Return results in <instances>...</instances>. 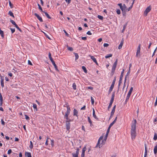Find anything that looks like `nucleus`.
Returning <instances> with one entry per match:
<instances>
[{
	"mask_svg": "<svg viewBox=\"0 0 157 157\" xmlns=\"http://www.w3.org/2000/svg\"><path fill=\"white\" fill-rule=\"evenodd\" d=\"M110 128L109 127L107 129V132L106 133V136H108L109 132V131H110Z\"/></svg>",
	"mask_w": 157,
	"mask_h": 157,
	"instance_id": "41",
	"label": "nucleus"
},
{
	"mask_svg": "<svg viewBox=\"0 0 157 157\" xmlns=\"http://www.w3.org/2000/svg\"><path fill=\"white\" fill-rule=\"evenodd\" d=\"M72 154L73 157H78L79 154L76 153H73Z\"/></svg>",
	"mask_w": 157,
	"mask_h": 157,
	"instance_id": "26",
	"label": "nucleus"
},
{
	"mask_svg": "<svg viewBox=\"0 0 157 157\" xmlns=\"http://www.w3.org/2000/svg\"><path fill=\"white\" fill-rule=\"evenodd\" d=\"M9 14L11 16L14 17V16L13 13L11 11H10L9 12Z\"/></svg>",
	"mask_w": 157,
	"mask_h": 157,
	"instance_id": "37",
	"label": "nucleus"
},
{
	"mask_svg": "<svg viewBox=\"0 0 157 157\" xmlns=\"http://www.w3.org/2000/svg\"><path fill=\"white\" fill-rule=\"evenodd\" d=\"M78 112L75 109H74L73 111L74 116H76L77 117H78Z\"/></svg>",
	"mask_w": 157,
	"mask_h": 157,
	"instance_id": "20",
	"label": "nucleus"
},
{
	"mask_svg": "<svg viewBox=\"0 0 157 157\" xmlns=\"http://www.w3.org/2000/svg\"><path fill=\"white\" fill-rule=\"evenodd\" d=\"M70 120H67L66 121V128L67 130L69 131L70 128L71 124Z\"/></svg>",
	"mask_w": 157,
	"mask_h": 157,
	"instance_id": "8",
	"label": "nucleus"
},
{
	"mask_svg": "<svg viewBox=\"0 0 157 157\" xmlns=\"http://www.w3.org/2000/svg\"><path fill=\"white\" fill-rule=\"evenodd\" d=\"M71 0H65L66 2H67L68 4H70L71 2Z\"/></svg>",
	"mask_w": 157,
	"mask_h": 157,
	"instance_id": "60",
	"label": "nucleus"
},
{
	"mask_svg": "<svg viewBox=\"0 0 157 157\" xmlns=\"http://www.w3.org/2000/svg\"><path fill=\"white\" fill-rule=\"evenodd\" d=\"M25 118L27 120H29L30 119L29 117H28L27 115H25Z\"/></svg>",
	"mask_w": 157,
	"mask_h": 157,
	"instance_id": "49",
	"label": "nucleus"
},
{
	"mask_svg": "<svg viewBox=\"0 0 157 157\" xmlns=\"http://www.w3.org/2000/svg\"><path fill=\"white\" fill-rule=\"evenodd\" d=\"M10 21L13 25H14V24H15L16 23H15V22L13 20H10Z\"/></svg>",
	"mask_w": 157,
	"mask_h": 157,
	"instance_id": "47",
	"label": "nucleus"
},
{
	"mask_svg": "<svg viewBox=\"0 0 157 157\" xmlns=\"http://www.w3.org/2000/svg\"><path fill=\"white\" fill-rule=\"evenodd\" d=\"M86 109V106L84 105L83 107L81 108V110H85Z\"/></svg>",
	"mask_w": 157,
	"mask_h": 157,
	"instance_id": "64",
	"label": "nucleus"
},
{
	"mask_svg": "<svg viewBox=\"0 0 157 157\" xmlns=\"http://www.w3.org/2000/svg\"><path fill=\"white\" fill-rule=\"evenodd\" d=\"M118 5L120 6V9L122 10L123 15L124 16L126 15L125 9L126 8V6L124 4H123V5H122V4L121 3L119 4Z\"/></svg>",
	"mask_w": 157,
	"mask_h": 157,
	"instance_id": "4",
	"label": "nucleus"
},
{
	"mask_svg": "<svg viewBox=\"0 0 157 157\" xmlns=\"http://www.w3.org/2000/svg\"><path fill=\"white\" fill-rule=\"evenodd\" d=\"M117 59L115 62L114 63L113 65V67L112 69V71L113 72L116 69V66L117 65Z\"/></svg>",
	"mask_w": 157,
	"mask_h": 157,
	"instance_id": "9",
	"label": "nucleus"
},
{
	"mask_svg": "<svg viewBox=\"0 0 157 157\" xmlns=\"http://www.w3.org/2000/svg\"><path fill=\"white\" fill-rule=\"evenodd\" d=\"M153 139L155 140H157V134L155 133Z\"/></svg>",
	"mask_w": 157,
	"mask_h": 157,
	"instance_id": "36",
	"label": "nucleus"
},
{
	"mask_svg": "<svg viewBox=\"0 0 157 157\" xmlns=\"http://www.w3.org/2000/svg\"><path fill=\"white\" fill-rule=\"evenodd\" d=\"M9 3L10 6V8H13V5L12 4L11 1H9Z\"/></svg>",
	"mask_w": 157,
	"mask_h": 157,
	"instance_id": "42",
	"label": "nucleus"
},
{
	"mask_svg": "<svg viewBox=\"0 0 157 157\" xmlns=\"http://www.w3.org/2000/svg\"><path fill=\"white\" fill-rule=\"evenodd\" d=\"M82 39L83 40H86V37H82Z\"/></svg>",
	"mask_w": 157,
	"mask_h": 157,
	"instance_id": "59",
	"label": "nucleus"
},
{
	"mask_svg": "<svg viewBox=\"0 0 157 157\" xmlns=\"http://www.w3.org/2000/svg\"><path fill=\"white\" fill-rule=\"evenodd\" d=\"M82 68L83 70L85 73H86L87 72V71L86 69V67L85 66H82Z\"/></svg>",
	"mask_w": 157,
	"mask_h": 157,
	"instance_id": "31",
	"label": "nucleus"
},
{
	"mask_svg": "<svg viewBox=\"0 0 157 157\" xmlns=\"http://www.w3.org/2000/svg\"><path fill=\"white\" fill-rule=\"evenodd\" d=\"M86 34L90 35H92V33L90 31H88L86 33Z\"/></svg>",
	"mask_w": 157,
	"mask_h": 157,
	"instance_id": "55",
	"label": "nucleus"
},
{
	"mask_svg": "<svg viewBox=\"0 0 157 157\" xmlns=\"http://www.w3.org/2000/svg\"><path fill=\"white\" fill-rule=\"evenodd\" d=\"M8 75L10 77H12L13 76V74L11 72H10L8 74Z\"/></svg>",
	"mask_w": 157,
	"mask_h": 157,
	"instance_id": "62",
	"label": "nucleus"
},
{
	"mask_svg": "<svg viewBox=\"0 0 157 157\" xmlns=\"http://www.w3.org/2000/svg\"><path fill=\"white\" fill-rule=\"evenodd\" d=\"M108 136H106V135L105 136V137L104 138L103 140H104V141H106V139H107V137H108Z\"/></svg>",
	"mask_w": 157,
	"mask_h": 157,
	"instance_id": "56",
	"label": "nucleus"
},
{
	"mask_svg": "<svg viewBox=\"0 0 157 157\" xmlns=\"http://www.w3.org/2000/svg\"><path fill=\"white\" fill-rule=\"evenodd\" d=\"M140 46L141 44H139V46L138 47L136 55V57H139L140 56Z\"/></svg>",
	"mask_w": 157,
	"mask_h": 157,
	"instance_id": "5",
	"label": "nucleus"
},
{
	"mask_svg": "<svg viewBox=\"0 0 157 157\" xmlns=\"http://www.w3.org/2000/svg\"><path fill=\"white\" fill-rule=\"evenodd\" d=\"M109 44L107 43H104V44L103 46L104 47H107L109 46Z\"/></svg>",
	"mask_w": 157,
	"mask_h": 157,
	"instance_id": "51",
	"label": "nucleus"
},
{
	"mask_svg": "<svg viewBox=\"0 0 157 157\" xmlns=\"http://www.w3.org/2000/svg\"><path fill=\"white\" fill-rule=\"evenodd\" d=\"M37 5L38 6V8L41 11V12H44V11H43L40 5L39 4H38Z\"/></svg>",
	"mask_w": 157,
	"mask_h": 157,
	"instance_id": "33",
	"label": "nucleus"
},
{
	"mask_svg": "<svg viewBox=\"0 0 157 157\" xmlns=\"http://www.w3.org/2000/svg\"><path fill=\"white\" fill-rule=\"evenodd\" d=\"M89 56L90 57L91 59L93 60V61L97 65L98 64V63H97V61L96 60V59L93 56Z\"/></svg>",
	"mask_w": 157,
	"mask_h": 157,
	"instance_id": "14",
	"label": "nucleus"
},
{
	"mask_svg": "<svg viewBox=\"0 0 157 157\" xmlns=\"http://www.w3.org/2000/svg\"><path fill=\"white\" fill-rule=\"evenodd\" d=\"M123 44V40L121 41V43H120V45H119L118 48L119 49H121L122 48V46Z\"/></svg>",
	"mask_w": 157,
	"mask_h": 157,
	"instance_id": "21",
	"label": "nucleus"
},
{
	"mask_svg": "<svg viewBox=\"0 0 157 157\" xmlns=\"http://www.w3.org/2000/svg\"><path fill=\"white\" fill-rule=\"evenodd\" d=\"M93 115L94 117V118H95L96 119H97V117L95 114V111L94 109V108H93Z\"/></svg>",
	"mask_w": 157,
	"mask_h": 157,
	"instance_id": "19",
	"label": "nucleus"
},
{
	"mask_svg": "<svg viewBox=\"0 0 157 157\" xmlns=\"http://www.w3.org/2000/svg\"><path fill=\"white\" fill-rule=\"evenodd\" d=\"M34 15L36 16V17L40 21V22H42L43 21V20L42 19L41 17H40L38 14L37 13H34Z\"/></svg>",
	"mask_w": 157,
	"mask_h": 157,
	"instance_id": "12",
	"label": "nucleus"
},
{
	"mask_svg": "<svg viewBox=\"0 0 157 157\" xmlns=\"http://www.w3.org/2000/svg\"><path fill=\"white\" fill-rule=\"evenodd\" d=\"M117 14H120L121 13V11L120 10H117Z\"/></svg>",
	"mask_w": 157,
	"mask_h": 157,
	"instance_id": "54",
	"label": "nucleus"
},
{
	"mask_svg": "<svg viewBox=\"0 0 157 157\" xmlns=\"http://www.w3.org/2000/svg\"><path fill=\"white\" fill-rule=\"evenodd\" d=\"M79 149L78 148H77L76 149V153H78L79 154Z\"/></svg>",
	"mask_w": 157,
	"mask_h": 157,
	"instance_id": "61",
	"label": "nucleus"
},
{
	"mask_svg": "<svg viewBox=\"0 0 157 157\" xmlns=\"http://www.w3.org/2000/svg\"><path fill=\"white\" fill-rule=\"evenodd\" d=\"M115 109H112V111L111 113V116L110 117H112L113 114H114L115 111Z\"/></svg>",
	"mask_w": 157,
	"mask_h": 157,
	"instance_id": "30",
	"label": "nucleus"
},
{
	"mask_svg": "<svg viewBox=\"0 0 157 157\" xmlns=\"http://www.w3.org/2000/svg\"><path fill=\"white\" fill-rule=\"evenodd\" d=\"M52 64L54 66L55 69L56 70V71H58V68H57V66L56 65V64L55 62H53L52 63Z\"/></svg>",
	"mask_w": 157,
	"mask_h": 157,
	"instance_id": "24",
	"label": "nucleus"
},
{
	"mask_svg": "<svg viewBox=\"0 0 157 157\" xmlns=\"http://www.w3.org/2000/svg\"><path fill=\"white\" fill-rule=\"evenodd\" d=\"M98 18H99V19H100L101 20H102L103 18V16L100 15H98Z\"/></svg>",
	"mask_w": 157,
	"mask_h": 157,
	"instance_id": "40",
	"label": "nucleus"
},
{
	"mask_svg": "<svg viewBox=\"0 0 157 157\" xmlns=\"http://www.w3.org/2000/svg\"><path fill=\"white\" fill-rule=\"evenodd\" d=\"M67 111L66 112L65 115L64 116V117L67 120H70L68 118V116L70 113L71 111L69 105L67 106Z\"/></svg>",
	"mask_w": 157,
	"mask_h": 157,
	"instance_id": "3",
	"label": "nucleus"
},
{
	"mask_svg": "<svg viewBox=\"0 0 157 157\" xmlns=\"http://www.w3.org/2000/svg\"><path fill=\"white\" fill-rule=\"evenodd\" d=\"M72 87H73V89L74 90H76V84H75V83H74L73 84Z\"/></svg>",
	"mask_w": 157,
	"mask_h": 157,
	"instance_id": "35",
	"label": "nucleus"
},
{
	"mask_svg": "<svg viewBox=\"0 0 157 157\" xmlns=\"http://www.w3.org/2000/svg\"><path fill=\"white\" fill-rule=\"evenodd\" d=\"M134 0H133L132 2L131 3V6H130L128 8V11H129L130 10H131L132 8L133 5V4L134 3Z\"/></svg>",
	"mask_w": 157,
	"mask_h": 157,
	"instance_id": "25",
	"label": "nucleus"
},
{
	"mask_svg": "<svg viewBox=\"0 0 157 157\" xmlns=\"http://www.w3.org/2000/svg\"><path fill=\"white\" fill-rule=\"evenodd\" d=\"M0 76L1 77V85L2 88H3L4 86V78L1 75V74L0 73Z\"/></svg>",
	"mask_w": 157,
	"mask_h": 157,
	"instance_id": "10",
	"label": "nucleus"
},
{
	"mask_svg": "<svg viewBox=\"0 0 157 157\" xmlns=\"http://www.w3.org/2000/svg\"><path fill=\"white\" fill-rule=\"evenodd\" d=\"M67 49L71 51H72L73 50V49L72 47H67Z\"/></svg>",
	"mask_w": 157,
	"mask_h": 157,
	"instance_id": "45",
	"label": "nucleus"
},
{
	"mask_svg": "<svg viewBox=\"0 0 157 157\" xmlns=\"http://www.w3.org/2000/svg\"><path fill=\"white\" fill-rule=\"evenodd\" d=\"M147 149L146 144H145V153L144 157H147Z\"/></svg>",
	"mask_w": 157,
	"mask_h": 157,
	"instance_id": "13",
	"label": "nucleus"
},
{
	"mask_svg": "<svg viewBox=\"0 0 157 157\" xmlns=\"http://www.w3.org/2000/svg\"><path fill=\"white\" fill-rule=\"evenodd\" d=\"M44 13L45 15L47 16V18L48 19H51V17L49 15V14L45 12H43Z\"/></svg>",
	"mask_w": 157,
	"mask_h": 157,
	"instance_id": "27",
	"label": "nucleus"
},
{
	"mask_svg": "<svg viewBox=\"0 0 157 157\" xmlns=\"http://www.w3.org/2000/svg\"><path fill=\"white\" fill-rule=\"evenodd\" d=\"M115 81H116V77H115V78L112 82V84L109 88V93H110L112 91L113 89L114 86Z\"/></svg>",
	"mask_w": 157,
	"mask_h": 157,
	"instance_id": "6",
	"label": "nucleus"
},
{
	"mask_svg": "<svg viewBox=\"0 0 157 157\" xmlns=\"http://www.w3.org/2000/svg\"><path fill=\"white\" fill-rule=\"evenodd\" d=\"M28 63L29 65H32V64L31 61L29 60H28Z\"/></svg>",
	"mask_w": 157,
	"mask_h": 157,
	"instance_id": "57",
	"label": "nucleus"
},
{
	"mask_svg": "<svg viewBox=\"0 0 157 157\" xmlns=\"http://www.w3.org/2000/svg\"><path fill=\"white\" fill-rule=\"evenodd\" d=\"M0 34H1L2 37V38L4 37V33L1 30V28H0Z\"/></svg>",
	"mask_w": 157,
	"mask_h": 157,
	"instance_id": "29",
	"label": "nucleus"
},
{
	"mask_svg": "<svg viewBox=\"0 0 157 157\" xmlns=\"http://www.w3.org/2000/svg\"><path fill=\"white\" fill-rule=\"evenodd\" d=\"M91 104L92 105H93L94 104V100L93 98L92 97H91Z\"/></svg>",
	"mask_w": 157,
	"mask_h": 157,
	"instance_id": "43",
	"label": "nucleus"
},
{
	"mask_svg": "<svg viewBox=\"0 0 157 157\" xmlns=\"http://www.w3.org/2000/svg\"><path fill=\"white\" fill-rule=\"evenodd\" d=\"M86 146H85L83 148L82 150V153L81 157H84L85 153L86 151Z\"/></svg>",
	"mask_w": 157,
	"mask_h": 157,
	"instance_id": "11",
	"label": "nucleus"
},
{
	"mask_svg": "<svg viewBox=\"0 0 157 157\" xmlns=\"http://www.w3.org/2000/svg\"><path fill=\"white\" fill-rule=\"evenodd\" d=\"M50 140L51 141V145L52 146V147H53L54 145V140Z\"/></svg>",
	"mask_w": 157,
	"mask_h": 157,
	"instance_id": "39",
	"label": "nucleus"
},
{
	"mask_svg": "<svg viewBox=\"0 0 157 157\" xmlns=\"http://www.w3.org/2000/svg\"><path fill=\"white\" fill-rule=\"evenodd\" d=\"M154 153L156 154L157 152V144L155 146L154 149Z\"/></svg>",
	"mask_w": 157,
	"mask_h": 157,
	"instance_id": "22",
	"label": "nucleus"
},
{
	"mask_svg": "<svg viewBox=\"0 0 157 157\" xmlns=\"http://www.w3.org/2000/svg\"><path fill=\"white\" fill-rule=\"evenodd\" d=\"M87 118H88V121L90 124V126L91 127H92L93 126L92 122L91 121V120L90 117H88Z\"/></svg>",
	"mask_w": 157,
	"mask_h": 157,
	"instance_id": "18",
	"label": "nucleus"
},
{
	"mask_svg": "<svg viewBox=\"0 0 157 157\" xmlns=\"http://www.w3.org/2000/svg\"><path fill=\"white\" fill-rule=\"evenodd\" d=\"M124 69H123L122 70V71L121 72V75L120 76V80H119V83H120V81H121L122 79V78H123V75H124Z\"/></svg>",
	"mask_w": 157,
	"mask_h": 157,
	"instance_id": "15",
	"label": "nucleus"
},
{
	"mask_svg": "<svg viewBox=\"0 0 157 157\" xmlns=\"http://www.w3.org/2000/svg\"><path fill=\"white\" fill-rule=\"evenodd\" d=\"M30 144L29 146V147L31 149L33 147V145L32 141H30Z\"/></svg>",
	"mask_w": 157,
	"mask_h": 157,
	"instance_id": "32",
	"label": "nucleus"
},
{
	"mask_svg": "<svg viewBox=\"0 0 157 157\" xmlns=\"http://www.w3.org/2000/svg\"><path fill=\"white\" fill-rule=\"evenodd\" d=\"M49 140H50L51 139L50 138L48 137H47L45 143L46 145L47 146L48 144V142Z\"/></svg>",
	"mask_w": 157,
	"mask_h": 157,
	"instance_id": "23",
	"label": "nucleus"
},
{
	"mask_svg": "<svg viewBox=\"0 0 157 157\" xmlns=\"http://www.w3.org/2000/svg\"><path fill=\"white\" fill-rule=\"evenodd\" d=\"M151 6H148L147 8L145 10L144 12V15L145 16H146L147 13L150 11L151 10Z\"/></svg>",
	"mask_w": 157,
	"mask_h": 157,
	"instance_id": "7",
	"label": "nucleus"
},
{
	"mask_svg": "<svg viewBox=\"0 0 157 157\" xmlns=\"http://www.w3.org/2000/svg\"><path fill=\"white\" fill-rule=\"evenodd\" d=\"M103 136H101L100 137L98 141V143L95 146L96 148L99 147V148H100L102 147L101 144L104 145L105 144V141H104L103 139Z\"/></svg>",
	"mask_w": 157,
	"mask_h": 157,
	"instance_id": "2",
	"label": "nucleus"
},
{
	"mask_svg": "<svg viewBox=\"0 0 157 157\" xmlns=\"http://www.w3.org/2000/svg\"><path fill=\"white\" fill-rule=\"evenodd\" d=\"M157 105V97H156V100L155 101V103L154 106H155Z\"/></svg>",
	"mask_w": 157,
	"mask_h": 157,
	"instance_id": "58",
	"label": "nucleus"
},
{
	"mask_svg": "<svg viewBox=\"0 0 157 157\" xmlns=\"http://www.w3.org/2000/svg\"><path fill=\"white\" fill-rule=\"evenodd\" d=\"M112 55L111 54H108L106 56H105V57L106 59H107L108 58L111 57L112 56Z\"/></svg>",
	"mask_w": 157,
	"mask_h": 157,
	"instance_id": "28",
	"label": "nucleus"
},
{
	"mask_svg": "<svg viewBox=\"0 0 157 157\" xmlns=\"http://www.w3.org/2000/svg\"><path fill=\"white\" fill-rule=\"evenodd\" d=\"M133 88L132 87H131L129 90V92H128V99L130 97L131 94L132 93V92L133 90Z\"/></svg>",
	"mask_w": 157,
	"mask_h": 157,
	"instance_id": "17",
	"label": "nucleus"
},
{
	"mask_svg": "<svg viewBox=\"0 0 157 157\" xmlns=\"http://www.w3.org/2000/svg\"><path fill=\"white\" fill-rule=\"evenodd\" d=\"M33 107L34 109H36V111L37 110V105L36 104H33Z\"/></svg>",
	"mask_w": 157,
	"mask_h": 157,
	"instance_id": "38",
	"label": "nucleus"
},
{
	"mask_svg": "<svg viewBox=\"0 0 157 157\" xmlns=\"http://www.w3.org/2000/svg\"><path fill=\"white\" fill-rule=\"evenodd\" d=\"M12 152V150L10 149H9L7 153L8 154H10Z\"/></svg>",
	"mask_w": 157,
	"mask_h": 157,
	"instance_id": "52",
	"label": "nucleus"
},
{
	"mask_svg": "<svg viewBox=\"0 0 157 157\" xmlns=\"http://www.w3.org/2000/svg\"><path fill=\"white\" fill-rule=\"evenodd\" d=\"M115 123L113 122H112L109 125V127L111 128L114 124Z\"/></svg>",
	"mask_w": 157,
	"mask_h": 157,
	"instance_id": "53",
	"label": "nucleus"
},
{
	"mask_svg": "<svg viewBox=\"0 0 157 157\" xmlns=\"http://www.w3.org/2000/svg\"><path fill=\"white\" fill-rule=\"evenodd\" d=\"M112 104H113L112 103L110 102L109 104V105L108 107V110H109V109L111 107Z\"/></svg>",
	"mask_w": 157,
	"mask_h": 157,
	"instance_id": "44",
	"label": "nucleus"
},
{
	"mask_svg": "<svg viewBox=\"0 0 157 157\" xmlns=\"http://www.w3.org/2000/svg\"><path fill=\"white\" fill-rule=\"evenodd\" d=\"M114 98H111L110 102L113 103V101H114Z\"/></svg>",
	"mask_w": 157,
	"mask_h": 157,
	"instance_id": "63",
	"label": "nucleus"
},
{
	"mask_svg": "<svg viewBox=\"0 0 157 157\" xmlns=\"http://www.w3.org/2000/svg\"><path fill=\"white\" fill-rule=\"evenodd\" d=\"M25 155L26 157H32L31 153L29 152H25Z\"/></svg>",
	"mask_w": 157,
	"mask_h": 157,
	"instance_id": "16",
	"label": "nucleus"
},
{
	"mask_svg": "<svg viewBox=\"0 0 157 157\" xmlns=\"http://www.w3.org/2000/svg\"><path fill=\"white\" fill-rule=\"evenodd\" d=\"M10 29L11 30L12 33H13L15 31V29H13L11 28H10Z\"/></svg>",
	"mask_w": 157,
	"mask_h": 157,
	"instance_id": "46",
	"label": "nucleus"
},
{
	"mask_svg": "<svg viewBox=\"0 0 157 157\" xmlns=\"http://www.w3.org/2000/svg\"><path fill=\"white\" fill-rule=\"evenodd\" d=\"M0 101H3V97L1 93H0Z\"/></svg>",
	"mask_w": 157,
	"mask_h": 157,
	"instance_id": "48",
	"label": "nucleus"
},
{
	"mask_svg": "<svg viewBox=\"0 0 157 157\" xmlns=\"http://www.w3.org/2000/svg\"><path fill=\"white\" fill-rule=\"evenodd\" d=\"M136 120L133 119L130 124L131 126L130 134L131 139L132 140L135 139L136 136Z\"/></svg>",
	"mask_w": 157,
	"mask_h": 157,
	"instance_id": "1",
	"label": "nucleus"
},
{
	"mask_svg": "<svg viewBox=\"0 0 157 157\" xmlns=\"http://www.w3.org/2000/svg\"><path fill=\"white\" fill-rule=\"evenodd\" d=\"M1 121L2 124L3 125H4L5 124V122H4L3 120V119H2L1 120Z\"/></svg>",
	"mask_w": 157,
	"mask_h": 157,
	"instance_id": "50",
	"label": "nucleus"
},
{
	"mask_svg": "<svg viewBox=\"0 0 157 157\" xmlns=\"http://www.w3.org/2000/svg\"><path fill=\"white\" fill-rule=\"evenodd\" d=\"M74 54H75V60L78 59V57H79V56H78V54L77 53H74Z\"/></svg>",
	"mask_w": 157,
	"mask_h": 157,
	"instance_id": "34",
	"label": "nucleus"
}]
</instances>
